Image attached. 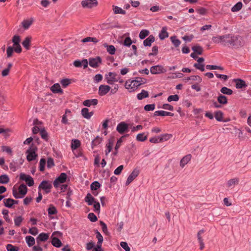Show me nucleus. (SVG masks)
<instances>
[{
  "label": "nucleus",
  "mask_w": 251,
  "mask_h": 251,
  "mask_svg": "<svg viewBox=\"0 0 251 251\" xmlns=\"http://www.w3.org/2000/svg\"><path fill=\"white\" fill-rule=\"evenodd\" d=\"M81 143L78 139H73L71 143V149L74 151L80 146Z\"/></svg>",
  "instance_id": "28"
},
{
  "label": "nucleus",
  "mask_w": 251,
  "mask_h": 251,
  "mask_svg": "<svg viewBox=\"0 0 251 251\" xmlns=\"http://www.w3.org/2000/svg\"><path fill=\"white\" fill-rule=\"evenodd\" d=\"M132 43V41L129 37H126L124 41V45L126 47H129Z\"/></svg>",
  "instance_id": "61"
},
{
  "label": "nucleus",
  "mask_w": 251,
  "mask_h": 251,
  "mask_svg": "<svg viewBox=\"0 0 251 251\" xmlns=\"http://www.w3.org/2000/svg\"><path fill=\"white\" fill-rule=\"evenodd\" d=\"M67 177V176L66 173H61L59 176L55 178L53 181V185L54 187L57 188L59 186L60 183H63L66 182Z\"/></svg>",
  "instance_id": "9"
},
{
  "label": "nucleus",
  "mask_w": 251,
  "mask_h": 251,
  "mask_svg": "<svg viewBox=\"0 0 251 251\" xmlns=\"http://www.w3.org/2000/svg\"><path fill=\"white\" fill-rule=\"evenodd\" d=\"M51 244L56 248H59L62 245L61 241L58 238L54 237H52Z\"/></svg>",
  "instance_id": "34"
},
{
  "label": "nucleus",
  "mask_w": 251,
  "mask_h": 251,
  "mask_svg": "<svg viewBox=\"0 0 251 251\" xmlns=\"http://www.w3.org/2000/svg\"><path fill=\"white\" fill-rule=\"evenodd\" d=\"M212 41L214 43L220 44L223 47L236 49L243 46L244 44L241 36L230 33L213 36Z\"/></svg>",
  "instance_id": "1"
},
{
  "label": "nucleus",
  "mask_w": 251,
  "mask_h": 251,
  "mask_svg": "<svg viewBox=\"0 0 251 251\" xmlns=\"http://www.w3.org/2000/svg\"><path fill=\"white\" fill-rule=\"evenodd\" d=\"M9 181V178L7 175H0V183L6 184Z\"/></svg>",
  "instance_id": "42"
},
{
  "label": "nucleus",
  "mask_w": 251,
  "mask_h": 251,
  "mask_svg": "<svg viewBox=\"0 0 251 251\" xmlns=\"http://www.w3.org/2000/svg\"><path fill=\"white\" fill-rule=\"evenodd\" d=\"M27 188L26 186L23 183L21 184L17 190L13 187L12 189V194L15 199H21L25 197L27 193Z\"/></svg>",
  "instance_id": "3"
},
{
  "label": "nucleus",
  "mask_w": 251,
  "mask_h": 251,
  "mask_svg": "<svg viewBox=\"0 0 251 251\" xmlns=\"http://www.w3.org/2000/svg\"><path fill=\"white\" fill-rule=\"evenodd\" d=\"M21 41L20 37L19 35H14L12 39V42L13 43V47L14 48V51L18 53L22 52V48L20 45Z\"/></svg>",
  "instance_id": "5"
},
{
  "label": "nucleus",
  "mask_w": 251,
  "mask_h": 251,
  "mask_svg": "<svg viewBox=\"0 0 251 251\" xmlns=\"http://www.w3.org/2000/svg\"><path fill=\"white\" fill-rule=\"evenodd\" d=\"M243 4L241 2H238L231 8V11L236 12L241 9Z\"/></svg>",
  "instance_id": "39"
},
{
  "label": "nucleus",
  "mask_w": 251,
  "mask_h": 251,
  "mask_svg": "<svg viewBox=\"0 0 251 251\" xmlns=\"http://www.w3.org/2000/svg\"><path fill=\"white\" fill-rule=\"evenodd\" d=\"M192 49L194 52L199 55L201 54L203 51L202 47L200 46H194L192 47Z\"/></svg>",
  "instance_id": "45"
},
{
  "label": "nucleus",
  "mask_w": 251,
  "mask_h": 251,
  "mask_svg": "<svg viewBox=\"0 0 251 251\" xmlns=\"http://www.w3.org/2000/svg\"><path fill=\"white\" fill-rule=\"evenodd\" d=\"M113 147V143L111 141H109L106 145V150L105 151V155H107L111 151Z\"/></svg>",
  "instance_id": "52"
},
{
  "label": "nucleus",
  "mask_w": 251,
  "mask_h": 251,
  "mask_svg": "<svg viewBox=\"0 0 251 251\" xmlns=\"http://www.w3.org/2000/svg\"><path fill=\"white\" fill-rule=\"evenodd\" d=\"M160 136V141L161 142L167 141L170 139L172 137L173 135L171 134H163L159 135Z\"/></svg>",
  "instance_id": "32"
},
{
  "label": "nucleus",
  "mask_w": 251,
  "mask_h": 251,
  "mask_svg": "<svg viewBox=\"0 0 251 251\" xmlns=\"http://www.w3.org/2000/svg\"><path fill=\"white\" fill-rule=\"evenodd\" d=\"M46 160L45 158H41L39 163V170L41 172H43L45 170V167L46 165Z\"/></svg>",
  "instance_id": "53"
},
{
  "label": "nucleus",
  "mask_w": 251,
  "mask_h": 251,
  "mask_svg": "<svg viewBox=\"0 0 251 251\" xmlns=\"http://www.w3.org/2000/svg\"><path fill=\"white\" fill-rule=\"evenodd\" d=\"M234 81L236 83V88L237 89H242L247 87L246 82L241 79H234Z\"/></svg>",
  "instance_id": "16"
},
{
  "label": "nucleus",
  "mask_w": 251,
  "mask_h": 251,
  "mask_svg": "<svg viewBox=\"0 0 251 251\" xmlns=\"http://www.w3.org/2000/svg\"><path fill=\"white\" fill-rule=\"evenodd\" d=\"M111 87L107 85H100L99 87L98 94L100 96L106 95L110 90Z\"/></svg>",
  "instance_id": "12"
},
{
  "label": "nucleus",
  "mask_w": 251,
  "mask_h": 251,
  "mask_svg": "<svg viewBox=\"0 0 251 251\" xmlns=\"http://www.w3.org/2000/svg\"><path fill=\"white\" fill-rule=\"evenodd\" d=\"M128 127V125L126 123L122 122L117 125L116 130L119 133L123 134L125 131H127Z\"/></svg>",
  "instance_id": "13"
},
{
  "label": "nucleus",
  "mask_w": 251,
  "mask_h": 251,
  "mask_svg": "<svg viewBox=\"0 0 251 251\" xmlns=\"http://www.w3.org/2000/svg\"><path fill=\"white\" fill-rule=\"evenodd\" d=\"M60 83L63 87L65 88L71 83V80L68 78L63 79L60 81Z\"/></svg>",
  "instance_id": "57"
},
{
  "label": "nucleus",
  "mask_w": 251,
  "mask_h": 251,
  "mask_svg": "<svg viewBox=\"0 0 251 251\" xmlns=\"http://www.w3.org/2000/svg\"><path fill=\"white\" fill-rule=\"evenodd\" d=\"M25 241L29 247H32L35 243V239L31 236H27L25 237Z\"/></svg>",
  "instance_id": "33"
},
{
  "label": "nucleus",
  "mask_w": 251,
  "mask_h": 251,
  "mask_svg": "<svg viewBox=\"0 0 251 251\" xmlns=\"http://www.w3.org/2000/svg\"><path fill=\"white\" fill-rule=\"evenodd\" d=\"M179 100V96L177 95H171L168 97L167 100L169 102L172 101H177Z\"/></svg>",
  "instance_id": "56"
},
{
  "label": "nucleus",
  "mask_w": 251,
  "mask_h": 251,
  "mask_svg": "<svg viewBox=\"0 0 251 251\" xmlns=\"http://www.w3.org/2000/svg\"><path fill=\"white\" fill-rule=\"evenodd\" d=\"M23 221V218L21 216H16L14 219L15 225L17 226H19Z\"/></svg>",
  "instance_id": "49"
},
{
  "label": "nucleus",
  "mask_w": 251,
  "mask_h": 251,
  "mask_svg": "<svg viewBox=\"0 0 251 251\" xmlns=\"http://www.w3.org/2000/svg\"><path fill=\"white\" fill-rule=\"evenodd\" d=\"M36 151L37 148L33 146L30 147L26 151V159L28 161H31L36 159L37 157Z\"/></svg>",
  "instance_id": "4"
},
{
  "label": "nucleus",
  "mask_w": 251,
  "mask_h": 251,
  "mask_svg": "<svg viewBox=\"0 0 251 251\" xmlns=\"http://www.w3.org/2000/svg\"><path fill=\"white\" fill-rule=\"evenodd\" d=\"M100 225L101 226L102 232L106 235H109V232L108 231L107 227L106 225L103 222H100Z\"/></svg>",
  "instance_id": "48"
},
{
  "label": "nucleus",
  "mask_w": 251,
  "mask_h": 251,
  "mask_svg": "<svg viewBox=\"0 0 251 251\" xmlns=\"http://www.w3.org/2000/svg\"><path fill=\"white\" fill-rule=\"evenodd\" d=\"M88 218L91 222H95L98 220L97 216L93 213H90L88 215Z\"/></svg>",
  "instance_id": "60"
},
{
  "label": "nucleus",
  "mask_w": 251,
  "mask_h": 251,
  "mask_svg": "<svg viewBox=\"0 0 251 251\" xmlns=\"http://www.w3.org/2000/svg\"><path fill=\"white\" fill-rule=\"evenodd\" d=\"M140 173V171L139 169L135 168L134 169L132 173L129 175L128 176L127 180L126 182V186L128 185L131 182L138 176Z\"/></svg>",
  "instance_id": "11"
},
{
  "label": "nucleus",
  "mask_w": 251,
  "mask_h": 251,
  "mask_svg": "<svg viewBox=\"0 0 251 251\" xmlns=\"http://www.w3.org/2000/svg\"><path fill=\"white\" fill-rule=\"evenodd\" d=\"M40 134L41 137L43 139L45 140L46 141L48 140V134L44 129H42L40 130Z\"/></svg>",
  "instance_id": "59"
},
{
  "label": "nucleus",
  "mask_w": 251,
  "mask_h": 251,
  "mask_svg": "<svg viewBox=\"0 0 251 251\" xmlns=\"http://www.w3.org/2000/svg\"><path fill=\"white\" fill-rule=\"evenodd\" d=\"M32 38L30 36H27L22 42V45L27 50H29Z\"/></svg>",
  "instance_id": "22"
},
{
  "label": "nucleus",
  "mask_w": 251,
  "mask_h": 251,
  "mask_svg": "<svg viewBox=\"0 0 251 251\" xmlns=\"http://www.w3.org/2000/svg\"><path fill=\"white\" fill-rule=\"evenodd\" d=\"M113 10L114 14H125L126 13V11L123 10L121 7H119L117 6H113Z\"/></svg>",
  "instance_id": "38"
},
{
  "label": "nucleus",
  "mask_w": 251,
  "mask_h": 251,
  "mask_svg": "<svg viewBox=\"0 0 251 251\" xmlns=\"http://www.w3.org/2000/svg\"><path fill=\"white\" fill-rule=\"evenodd\" d=\"M95 233L96 234V238L98 239V243L97 244H100L102 245V243L103 241V238L100 233L98 230H96L95 231Z\"/></svg>",
  "instance_id": "43"
},
{
  "label": "nucleus",
  "mask_w": 251,
  "mask_h": 251,
  "mask_svg": "<svg viewBox=\"0 0 251 251\" xmlns=\"http://www.w3.org/2000/svg\"><path fill=\"white\" fill-rule=\"evenodd\" d=\"M99 40H98L96 38L91 37H87L86 38L82 39V42L83 43H86L88 42H92L94 43H97L99 42Z\"/></svg>",
  "instance_id": "46"
},
{
  "label": "nucleus",
  "mask_w": 251,
  "mask_h": 251,
  "mask_svg": "<svg viewBox=\"0 0 251 251\" xmlns=\"http://www.w3.org/2000/svg\"><path fill=\"white\" fill-rule=\"evenodd\" d=\"M48 214L49 215L56 214L57 213V211L53 205L51 204L48 209Z\"/></svg>",
  "instance_id": "47"
},
{
  "label": "nucleus",
  "mask_w": 251,
  "mask_h": 251,
  "mask_svg": "<svg viewBox=\"0 0 251 251\" xmlns=\"http://www.w3.org/2000/svg\"><path fill=\"white\" fill-rule=\"evenodd\" d=\"M170 40L176 48L178 47L181 44V41L177 39L176 36H171L170 37Z\"/></svg>",
  "instance_id": "37"
},
{
  "label": "nucleus",
  "mask_w": 251,
  "mask_h": 251,
  "mask_svg": "<svg viewBox=\"0 0 251 251\" xmlns=\"http://www.w3.org/2000/svg\"><path fill=\"white\" fill-rule=\"evenodd\" d=\"M13 199L8 198L4 199L3 202L4 203V205L8 208H11L13 205Z\"/></svg>",
  "instance_id": "40"
},
{
  "label": "nucleus",
  "mask_w": 251,
  "mask_h": 251,
  "mask_svg": "<svg viewBox=\"0 0 251 251\" xmlns=\"http://www.w3.org/2000/svg\"><path fill=\"white\" fill-rule=\"evenodd\" d=\"M239 182V179L237 177H235L229 179L227 181L226 186L227 187H234L236 185H237Z\"/></svg>",
  "instance_id": "19"
},
{
  "label": "nucleus",
  "mask_w": 251,
  "mask_h": 251,
  "mask_svg": "<svg viewBox=\"0 0 251 251\" xmlns=\"http://www.w3.org/2000/svg\"><path fill=\"white\" fill-rule=\"evenodd\" d=\"M14 51V47L13 48L12 47H11V46L8 47L6 49L7 57L9 58L11 56H12Z\"/></svg>",
  "instance_id": "54"
},
{
  "label": "nucleus",
  "mask_w": 251,
  "mask_h": 251,
  "mask_svg": "<svg viewBox=\"0 0 251 251\" xmlns=\"http://www.w3.org/2000/svg\"><path fill=\"white\" fill-rule=\"evenodd\" d=\"M146 83V79L142 77H136L135 79L126 81L125 87L129 92H134L142 84Z\"/></svg>",
  "instance_id": "2"
},
{
  "label": "nucleus",
  "mask_w": 251,
  "mask_h": 251,
  "mask_svg": "<svg viewBox=\"0 0 251 251\" xmlns=\"http://www.w3.org/2000/svg\"><path fill=\"white\" fill-rule=\"evenodd\" d=\"M154 40V37L153 35H151L144 41V46L145 47H150Z\"/></svg>",
  "instance_id": "25"
},
{
  "label": "nucleus",
  "mask_w": 251,
  "mask_h": 251,
  "mask_svg": "<svg viewBox=\"0 0 251 251\" xmlns=\"http://www.w3.org/2000/svg\"><path fill=\"white\" fill-rule=\"evenodd\" d=\"M54 165L53 159L51 157L48 158L47 160V167L48 168H51L53 167Z\"/></svg>",
  "instance_id": "62"
},
{
  "label": "nucleus",
  "mask_w": 251,
  "mask_h": 251,
  "mask_svg": "<svg viewBox=\"0 0 251 251\" xmlns=\"http://www.w3.org/2000/svg\"><path fill=\"white\" fill-rule=\"evenodd\" d=\"M166 70L162 65L153 66L150 68V72L152 74L156 75L166 72Z\"/></svg>",
  "instance_id": "8"
},
{
  "label": "nucleus",
  "mask_w": 251,
  "mask_h": 251,
  "mask_svg": "<svg viewBox=\"0 0 251 251\" xmlns=\"http://www.w3.org/2000/svg\"><path fill=\"white\" fill-rule=\"evenodd\" d=\"M100 187V185L98 181L93 182L90 186L91 189L92 190H97Z\"/></svg>",
  "instance_id": "55"
},
{
  "label": "nucleus",
  "mask_w": 251,
  "mask_h": 251,
  "mask_svg": "<svg viewBox=\"0 0 251 251\" xmlns=\"http://www.w3.org/2000/svg\"><path fill=\"white\" fill-rule=\"evenodd\" d=\"M51 188V183L48 180L42 181L38 187L39 191H40L41 189H42L45 191L46 194L49 193L50 192Z\"/></svg>",
  "instance_id": "6"
},
{
  "label": "nucleus",
  "mask_w": 251,
  "mask_h": 251,
  "mask_svg": "<svg viewBox=\"0 0 251 251\" xmlns=\"http://www.w3.org/2000/svg\"><path fill=\"white\" fill-rule=\"evenodd\" d=\"M148 139V134L145 132L140 133L137 135L136 140L139 142H144Z\"/></svg>",
  "instance_id": "30"
},
{
  "label": "nucleus",
  "mask_w": 251,
  "mask_h": 251,
  "mask_svg": "<svg viewBox=\"0 0 251 251\" xmlns=\"http://www.w3.org/2000/svg\"><path fill=\"white\" fill-rule=\"evenodd\" d=\"M220 91L223 94H226L227 95H231L233 93V91L226 87H223L221 89Z\"/></svg>",
  "instance_id": "41"
},
{
  "label": "nucleus",
  "mask_w": 251,
  "mask_h": 251,
  "mask_svg": "<svg viewBox=\"0 0 251 251\" xmlns=\"http://www.w3.org/2000/svg\"><path fill=\"white\" fill-rule=\"evenodd\" d=\"M218 102L222 104H226L227 103V98L222 94H220L217 98Z\"/></svg>",
  "instance_id": "35"
},
{
  "label": "nucleus",
  "mask_w": 251,
  "mask_h": 251,
  "mask_svg": "<svg viewBox=\"0 0 251 251\" xmlns=\"http://www.w3.org/2000/svg\"><path fill=\"white\" fill-rule=\"evenodd\" d=\"M169 36V34L167 32V27L164 26L162 28L159 34V37L161 40H164Z\"/></svg>",
  "instance_id": "21"
},
{
  "label": "nucleus",
  "mask_w": 251,
  "mask_h": 251,
  "mask_svg": "<svg viewBox=\"0 0 251 251\" xmlns=\"http://www.w3.org/2000/svg\"><path fill=\"white\" fill-rule=\"evenodd\" d=\"M28 232L30 234L35 236L38 233V230L37 227H32L29 228Z\"/></svg>",
  "instance_id": "64"
},
{
  "label": "nucleus",
  "mask_w": 251,
  "mask_h": 251,
  "mask_svg": "<svg viewBox=\"0 0 251 251\" xmlns=\"http://www.w3.org/2000/svg\"><path fill=\"white\" fill-rule=\"evenodd\" d=\"M101 60L100 57L95 58H90L89 64V65L93 68H97L99 64L101 63Z\"/></svg>",
  "instance_id": "14"
},
{
  "label": "nucleus",
  "mask_w": 251,
  "mask_h": 251,
  "mask_svg": "<svg viewBox=\"0 0 251 251\" xmlns=\"http://www.w3.org/2000/svg\"><path fill=\"white\" fill-rule=\"evenodd\" d=\"M149 96L148 92L145 90H142L140 93L137 94V98L139 100H141L144 98L149 97Z\"/></svg>",
  "instance_id": "31"
},
{
  "label": "nucleus",
  "mask_w": 251,
  "mask_h": 251,
  "mask_svg": "<svg viewBox=\"0 0 251 251\" xmlns=\"http://www.w3.org/2000/svg\"><path fill=\"white\" fill-rule=\"evenodd\" d=\"M85 201L89 205H92L95 203V201H96L95 198L90 193L87 194L85 198Z\"/></svg>",
  "instance_id": "29"
},
{
  "label": "nucleus",
  "mask_w": 251,
  "mask_h": 251,
  "mask_svg": "<svg viewBox=\"0 0 251 251\" xmlns=\"http://www.w3.org/2000/svg\"><path fill=\"white\" fill-rule=\"evenodd\" d=\"M215 118L218 121H222L223 119V113L218 111L215 113Z\"/></svg>",
  "instance_id": "50"
},
{
  "label": "nucleus",
  "mask_w": 251,
  "mask_h": 251,
  "mask_svg": "<svg viewBox=\"0 0 251 251\" xmlns=\"http://www.w3.org/2000/svg\"><path fill=\"white\" fill-rule=\"evenodd\" d=\"M154 109H155V104H147L144 107V109L147 111H152Z\"/></svg>",
  "instance_id": "63"
},
{
  "label": "nucleus",
  "mask_w": 251,
  "mask_h": 251,
  "mask_svg": "<svg viewBox=\"0 0 251 251\" xmlns=\"http://www.w3.org/2000/svg\"><path fill=\"white\" fill-rule=\"evenodd\" d=\"M187 80H191L193 81H196L200 83L202 79L199 75H192L188 78H186Z\"/></svg>",
  "instance_id": "51"
},
{
  "label": "nucleus",
  "mask_w": 251,
  "mask_h": 251,
  "mask_svg": "<svg viewBox=\"0 0 251 251\" xmlns=\"http://www.w3.org/2000/svg\"><path fill=\"white\" fill-rule=\"evenodd\" d=\"M154 116H171L173 117L174 116V113L167 112L163 110H158L155 111L154 113Z\"/></svg>",
  "instance_id": "24"
},
{
  "label": "nucleus",
  "mask_w": 251,
  "mask_h": 251,
  "mask_svg": "<svg viewBox=\"0 0 251 251\" xmlns=\"http://www.w3.org/2000/svg\"><path fill=\"white\" fill-rule=\"evenodd\" d=\"M102 141V138L99 136H97L92 141L91 143L92 148H94L95 147L98 146Z\"/></svg>",
  "instance_id": "36"
},
{
  "label": "nucleus",
  "mask_w": 251,
  "mask_h": 251,
  "mask_svg": "<svg viewBox=\"0 0 251 251\" xmlns=\"http://www.w3.org/2000/svg\"><path fill=\"white\" fill-rule=\"evenodd\" d=\"M81 3L84 8H92L96 7L98 2L97 0H82Z\"/></svg>",
  "instance_id": "7"
},
{
  "label": "nucleus",
  "mask_w": 251,
  "mask_h": 251,
  "mask_svg": "<svg viewBox=\"0 0 251 251\" xmlns=\"http://www.w3.org/2000/svg\"><path fill=\"white\" fill-rule=\"evenodd\" d=\"M51 91L53 93H62L63 91L61 89L59 83H55L53 84L50 88Z\"/></svg>",
  "instance_id": "27"
},
{
  "label": "nucleus",
  "mask_w": 251,
  "mask_h": 251,
  "mask_svg": "<svg viewBox=\"0 0 251 251\" xmlns=\"http://www.w3.org/2000/svg\"><path fill=\"white\" fill-rule=\"evenodd\" d=\"M191 158L192 155L190 154L184 156L180 161V167L183 168L191 160Z\"/></svg>",
  "instance_id": "18"
},
{
  "label": "nucleus",
  "mask_w": 251,
  "mask_h": 251,
  "mask_svg": "<svg viewBox=\"0 0 251 251\" xmlns=\"http://www.w3.org/2000/svg\"><path fill=\"white\" fill-rule=\"evenodd\" d=\"M117 75L115 73L109 72L105 75V78L106 82L110 85L113 84L114 82H118V80L116 78Z\"/></svg>",
  "instance_id": "10"
},
{
  "label": "nucleus",
  "mask_w": 251,
  "mask_h": 251,
  "mask_svg": "<svg viewBox=\"0 0 251 251\" xmlns=\"http://www.w3.org/2000/svg\"><path fill=\"white\" fill-rule=\"evenodd\" d=\"M98 103V100L95 99L91 100H86L83 101V104L85 106L90 107L91 105H96Z\"/></svg>",
  "instance_id": "23"
},
{
  "label": "nucleus",
  "mask_w": 251,
  "mask_h": 251,
  "mask_svg": "<svg viewBox=\"0 0 251 251\" xmlns=\"http://www.w3.org/2000/svg\"><path fill=\"white\" fill-rule=\"evenodd\" d=\"M6 248L7 251H18L19 250L18 247L14 246L11 244H7Z\"/></svg>",
  "instance_id": "58"
},
{
  "label": "nucleus",
  "mask_w": 251,
  "mask_h": 251,
  "mask_svg": "<svg viewBox=\"0 0 251 251\" xmlns=\"http://www.w3.org/2000/svg\"><path fill=\"white\" fill-rule=\"evenodd\" d=\"M103 46L106 49V51L109 54L113 55L115 53L116 49L113 45H108L107 43H104Z\"/></svg>",
  "instance_id": "20"
},
{
  "label": "nucleus",
  "mask_w": 251,
  "mask_h": 251,
  "mask_svg": "<svg viewBox=\"0 0 251 251\" xmlns=\"http://www.w3.org/2000/svg\"><path fill=\"white\" fill-rule=\"evenodd\" d=\"M81 114L84 118L89 119L92 116L93 113L89 112V109L87 108H83L81 110Z\"/></svg>",
  "instance_id": "26"
},
{
  "label": "nucleus",
  "mask_w": 251,
  "mask_h": 251,
  "mask_svg": "<svg viewBox=\"0 0 251 251\" xmlns=\"http://www.w3.org/2000/svg\"><path fill=\"white\" fill-rule=\"evenodd\" d=\"M49 237V234L44 232L41 233L36 238L37 244L39 245L40 242L47 241Z\"/></svg>",
  "instance_id": "17"
},
{
  "label": "nucleus",
  "mask_w": 251,
  "mask_h": 251,
  "mask_svg": "<svg viewBox=\"0 0 251 251\" xmlns=\"http://www.w3.org/2000/svg\"><path fill=\"white\" fill-rule=\"evenodd\" d=\"M150 34V32L147 29H143L139 33V38L141 39H145L147 36H148Z\"/></svg>",
  "instance_id": "44"
},
{
  "label": "nucleus",
  "mask_w": 251,
  "mask_h": 251,
  "mask_svg": "<svg viewBox=\"0 0 251 251\" xmlns=\"http://www.w3.org/2000/svg\"><path fill=\"white\" fill-rule=\"evenodd\" d=\"M34 22V19L33 18H30L29 19L24 20L21 23L22 27L24 28V29H28L30 26L32 25Z\"/></svg>",
  "instance_id": "15"
}]
</instances>
